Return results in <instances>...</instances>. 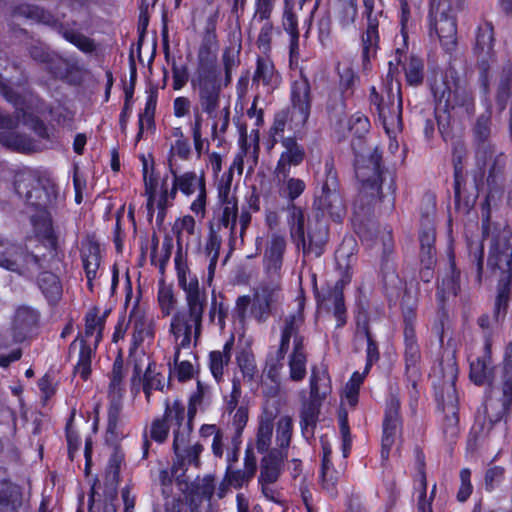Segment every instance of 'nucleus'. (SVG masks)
I'll use <instances>...</instances> for the list:
<instances>
[{
	"mask_svg": "<svg viewBox=\"0 0 512 512\" xmlns=\"http://www.w3.org/2000/svg\"><path fill=\"white\" fill-rule=\"evenodd\" d=\"M14 189L28 205L39 210L37 215L32 216V223L36 233L44 239L45 246L49 249V259L46 260L51 267L38 272V286L50 302H55L61 296L62 286L58 276L46 269H54L52 261L58 257L57 236L49 211L57 200V188L48 179L39 178L33 171H22L15 175Z\"/></svg>",
	"mask_w": 512,
	"mask_h": 512,
	"instance_id": "1",
	"label": "nucleus"
},
{
	"mask_svg": "<svg viewBox=\"0 0 512 512\" xmlns=\"http://www.w3.org/2000/svg\"><path fill=\"white\" fill-rule=\"evenodd\" d=\"M347 127L354 136L351 141L355 153V174L361 183L359 195L354 202V213L366 215L370 207L378 199L388 198L393 206L396 194L394 172L382 166V156L375 147L369 156H364V137L369 132V119L360 113L352 115L347 121Z\"/></svg>",
	"mask_w": 512,
	"mask_h": 512,
	"instance_id": "2",
	"label": "nucleus"
},
{
	"mask_svg": "<svg viewBox=\"0 0 512 512\" xmlns=\"http://www.w3.org/2000/svg\"><path fill=\"white\" fill-rule=\"evenodd\" d=\"M51 267L46 255H39L21 243L0 235V268L32 279L41 269Z\"/></svg>",
	"mask_w": 512,
	"mask_h": 512,
	"instance_id": "3",
	"label": "nucleus"
},
{
	"mask_svg": "<svg viewBox=\"0 0 512 512\" xmlns=\"http://www.w3.org/2000/svg\"><path fill=\"white\" fill-rule=\"evenodd\" d=\"M14 17H22L38 23L52 24L55 23V29L67 42L74 45L85 54H94L98 50V44L94 39L81 33L76 22H55L53 16L44 9L30 4H20L15 6L12 11Z\"/></svg>",
	"mask_w": 512,
	"mask_h": 512,
	"instance_id": "4",
	"label": "nucleus"
},
{
	"mask_svg": "<svg viewBox=\"0 0 512 512\" xmlns=\"http://www.w3.org/2000/svg\"><path fill=\"white\" fill-rule=\"evenodd\" d=\"M291 110L284 109L275 115L273 125L270 129L274 145L279 135L285 130L288 121L294 123L295 127L303 126L311 111V87L306 77L295 80L291 87Z\"/></svg>",
	"mask_w": 512,
	"mask_h": 512,
	"instance_id": "5",
	"label": "nucleus"
},
{
	"mask_svg": "<svg viewBox=\"0 0 512 512\" xmlns=\"http://www.w3.org/2000/svg\"><path fill=\"white\" fill-rule=\"evenodd\" d=\"M313 209L316 217L328 216L335 222L342 221L346 215V204L332 159L325 161L321 191L315 195Z\"/></svg>",
	"mask_w": 512,
	"mask_h": 512,
	"instance_id": "6",
	"label": "nucleus"
},
{
	"mask_svg": "<svg viewBox=\"0 0 512 512\" xmlns=\"http://www.w3.org/2000/svg\"><path fill=\"white\" fill-rule=\"evenodd\" d=\"M464 0H430V35L435 33L447 52L456 46V13L462 8Z\"/></svg>",
	"mask_w": 512,
	"mask_h": 512,
	"instance_id": "7",
	"label": "nucleus"
},
{
	"mask_svg": "<svg viewBox=\"0 0 512 512\" xmlns=\"http://www.w3.org/2000/svg\"><path fill=\"white\" fill-rule=\"evenodd\" d=\"M288 225L290 234L296 243L298 249H302L304 255L320 257L328 240L327 226L318 223L315 230L308 228L307 237L305 235V215L301 207L295 204L287 205Z\"/></svg>",
	"mask_w": 512,
	"mask_h": 512,
	"instance_id": "8",
	"label": "nucleus"
},
{
	"mask_svg": "<svg viewBox=\"0 0 512 512\" xmlns=\"http://www.w3.org/2000/svg\"><path fill=\"white\" fill-rule=\"evenodd\" d=\"M398 53H400V48L396 49L395 63L392 60L389 61L388 82L386 86L387 103L385 107H381L380 111L377 112L389 137L396 135L402 130L403 101L401 84L398 80H394V75L398 71V65L401 63Z\"/></svg>",
	"mask_w": 512,
	"mask_h": 512,
	"instance_id": "9",
	"label": "nucleus"
},
{
	"mask_svg": "<svg viewBox=\"0 0 512 512\" xmlns=\"http://www.w3.org/2000/svg\"><path fill=\"white\" fill-rule=\"evenodd\" d=\"M204 310L205 307L198 306L196 313L193 314L192 306H186V310L178 311L173 315L170 323V332L174 336L176 343L175 363L179 360L180 350L190 348L192 336L194 337V345L199 340Z\"/></svg>",
	"mask_w": 512,
	"mask_h": 512,
	"instance_id": "10",
	"label": "nucleus"
},
{
	"mask_svg": "<svg viewBox=\"0 0 512 512\" xmlns=\"http://www.w3.org/2000/svg\"><path fill=\"white\" fill-rule=\"evenodd\" d=\"M282 298V278H268L264 276L253 292L252 317L258 323L266 322L276 306L282 301Z\"/></svg>",
	"mask_w": 512,
	"mask_h": 512,
	"instance_id": "11",
	"label": "nucleus"
},
{
	"mask_svg": "<svg viewBox=\"0 0 512 512\" xmlns=\"http://www.w3.org/2000/svg\"><path fill=\"white\" fill-rule=\"evenodd\" d=\"M404 362H405V376L407 381V388L412 400L417 399L418 391L417 384L421 378L420 361L421 352L417 342L412 317L406 315L404 318Z\"/></svg>",
	"mask_w": 512,
	"mask_h": 512,
	"instance_id": "12",
	"label": "nucleus"
},
{
	"mask_svg": "<svg viewBox=\"0 0 512 512\" xmlns=\"http://www.w3.org/2000/svg\"><path fill=\"white\" fill-rule=\"evenodd\" d=\"M487 266L492 276L512 278V235L508 230L493 235Z\"/></svg>",
	"mask_w": 512,
	"mask_h": 512,
	"instance_id": "13",
	"label": "nucleus"
},
{
	"mask_svg": "<svg viewBox=\"0 0 512 512\" xmlns=\"http://www.w3.org/2000/svg\"><path fill=\"white\" fill-rule=\"evenodd\" d=\"M170 173L173 176L172 187L169 190L167 187V178L163 180L161 187V196L158 201L159 214L158 217L163 219L165 209L175 199L177 191L180 190L185 195H191L198 189L200 191V183H205L204 178H198L196 173L193 171L185 172L181 175L177 174V171L170 165Z\"/></svg>",
	"mask_w": 512,
	"mask_h": 512,
	"instance_id": "14",
	"label": "nucleus"
},
{
	"mask_svg": "<svg viewBox=\"0 0 512 512\" xmlns=\"http://www.w3.org/2000/svg\"><path fill=\"white\" fill-rule=\"evenodd\" d=\"M192 427L190 424L181 426L179 430H173V451L175 460L172 466V471L177 473L178 470H185L188 465L199 466V456L203 450L200 443L190 445V436Z\"/></svg>",
	"mask_w": 512,
	"mask_h": 512,
	"instance_id": "15",
	"label": "nucleus"
},
{
	"mask_svg": "<svg viewBox=\"0 0 512 512\" xmlns=\"http://www.w3.org/2000/svg\"><path fill=\"white\" fill-rule=\"evenodd\" d=\"M432 92L435 101L445 111L453 109L455 106L465 105L471 100L470 92L455 80L454 71H451L450 75L446 74L440 81L436 80L432 86Z\"/></svg>",
	"mask_w": 512,
	"mask_h": 512,
	"instance_id": "16",
	"label": "nucleus"
},
{
	"mask_svg": "<svg viewBox=\"0 0 512 512\" xmlns=\"http://www.w3.org/2000/svg\"><path fill=\"white\" fill-rule=\"evenodd\" d=\"M192 87L197 92L198 105L202 113L216 118L221 104V81L219 76L194 77Z\"/></svg>",
	"mask_w": 512,
	"mask_h": 512,
	"instance_id": "17",
	"label": "nucleus"
},
{
	"mask_svg": "<svg viewBox=\"0 0 512 512\" xmlns=\"http://www.w3.org/2000/svg\"><path fill=\"white\" fill-rule=\"evenodd\" d=\"M303 309L304 302L299 300L296 310L285 315L282 319L278 361L284 359L285 354L289 350L291 339L293 340V347L305 346L304 336L301 334L305 322Z\"/></svg>",
	"mask_w": 512,
	"mask_h": 512,
	"instance_id": "18",
	"label": "nucleus"
},
{
	"mask_svg": "<svg viewBox=\"0 0 512 512\" xmlns=\"http://www.w3.org/2000/svg\"><path fill=\"white\" fill-rule=\"evenodd\" d=\"M178 284L185 293L186 306H192V313L195 314L199 307H206L207 296L205 290H201L198 278L191 273L187 264L182 261L180 249L175 257Z\"/></svg>",
	"mask_w": 512,
	"mask_h": 512,
	"instance_id": "19",
	"label": "nucleus"
},
{
	"mask_svg": "<svg viewBox=\"0 0 512 512\" xmlns=\"http://www.w3.org/2000/svg\"><path fill=\"white\" fill-rule=\"evenodd\" d=\"M185 419V406L176 399L172 403L167 399L165 401V410L162 417H158L152 421L150 428V437L158 443L166 441L169 434V423L175 426L174 430H179Z\"/></svg>",
	"mask_w": 512,
	"mask_h": 512,
	"instance_id": "20",
	"label": "nucleus"
},
{
	"mask_svg": "<svg viewBox=\"0 0 512 512\" xmlns=\"http://www.w3.org/2000/svg\"><path fill=\"white\" fill-rule=\"evenodd\" d=\"M335 258H336L337 267L339 269L343 270L342 278L336 282L333 291L328 294V296L325 300L327 302L333 303L334 315L337 319V327H342L346 322V317H345L346 309L344 306L342 289H343V286L346 283H348L351 278L350 273H349V267H350L352 255L345 251V247L343 245L341 248H339L336 251Z\"/></svg>",
	"mask_w": 512,
	"mask_h": 512,
	"instance_id": "21",
	"label": "nucleus"
},
{
	"mask_svg": "<svg viewBox=\"0 0 512 512\" xmlns=\"http://www.w3.org/2000/svg\"><path fill=\"white\" fill-rule=\"evenodd\" d=\"M286 246L287 242L284 235L273 232L268 236L262 261L264 276L268 278H282Z\"/></svg>",
	"mask_w": 512,
	"mask_h": 512,
	"instance_id": "22",
	"label": "nucleus"
},
{
	"mask_svg": "<svg viewBox=\"0 0 512 512\" xmlns=\"http://www.w3.org/2000/svg\"><path fill=\"white\" fill-rule=\"evenodd\" d=\"M474 141L476 144L475 157L478 166L484 167L488 159L496 152L495 145L491 143V116L481 114L473 128Z\"/></svg>",
	"mask_w": 512,
	"mask_h": 512,
	"instance_id": "23",
	"label": "nucleus"
},
{
	"mask_svg": "<svg viewBox=\"0 0 512 512\" xmlns=\"http://www.w3.org/2000/svg\"><path fill=\"white\" fill-rule=\"evenodd\" d=\"M400 400L392 395L387 403L383 422L382 457L387 458L394 443L395 436L400 429L401 419L399 415Z\"/></svg>",
	"mask_w": 512,
	"mask_h": 512,
	"instance_id": "24",
	"label": "nucleus"
},
{
	"mask_svg": "<svg viewBox=\"0 0 512 512\" xmlns=\"http://www.w3.org/2000/svg\"><path fill=\"white\" fill-rule=\"evenodd\" d=\"M257 471V458L253 448L247 447L244 457V469H233L231 464L227 465L225 476L228 484L234 489H241L255 476Z\"/></svg>",
	"mask_w": 512,
	"mask_h": 512,
	"instance_id": "25",
	"label": "nucleus"
},
{
	"mask_svg": "<svg viewBox=\"0 0 512 512\" xmlns=\"http://www.w3.org/2000/svg\"><path fill=\"white\" fill-rule=\"evenodd\" d=\"M281 144L284 147V151L277 162L275 174L287 175V173H290L292 166H298L303 162L305 150L297 143L294 137L282 138Z\"/></svg>",
	"mask_w": 512,
	"mask_h": 512,
	"instance_id": "26",
	"label": "nucleus"
},
{
	"mask_svg": "<svg viewBox=\"0 0 512 512\" xmlns=\"http://www.w3.org/2000/svg\"><path fill=\"white\" fill-rule=\"evenodd\" d=\"M288 454L279 449L270 450L260 462L258 482L275 483L282 472L284 460Z\"/></svg>",
	"mask_w": 512,
	"mask_h": 512,
	"instance_id": "27",
	"label": "nucleus"
},
{
	"mask_svg": "<svg viewBox=\"0 0 512 512\" xmlns=\"http://www.w3.org/2000/svg\"><path fill=\"white\" fill-rule=\"evenodd\" d=\"M216 61V42L210 38L204 40L198 51V67L195 77L219 76Z\"/></svg>",
	"mask_w": 512,
	"mask_h": 512,
	"instance_id": "28",
	"label": "nucleus"
},
{
	"mask_svg": "<svg viewBox=\"0 0 512 512\" xmlns=\"http://www.w3.org/2000/svg\"><path fill=\"white\" fill-rule=\"evenodd\" d=\"M367 26L365 32L361 35L362 58L364 62H368L374 57L379 47V26L386 18H375L370 15L365 16Z\"/></svg>",
	"mask_w": 512,
	"mask_h": 512,
	"instance_id": "29",
	"label": "nucleus"
},
{
	"mask_svg": "<svg viewBox=\"0 0 512 512\" xmlns=\"http://www.w3.org/2000/svg\"><path fill=\"white\" fill-rule=\"evenodd\" d=\"M252 83L262 84L267 92H272L278 88L281 83V76L275 70L274 64L270 59L261 57L257 59Z\"/></svg>",
	"mask_w": 512,
	"mask_h": 512,
	"instance_id": "30",
	"label": "nucleus"
},
{
	"mask_svg": "<svg viewBox=\"0 0 512 512\" xmlns=\"http://www.w3.org/2000/svg\"><path fill=\"white\" fill-rule=\"evenodd\" d=\"M503 398L500 401L488 398L485 402V413L491 422H498L507 413L512 404V377L504 380Z\"/></svg>",
	"mask_w": 512,
	"mask_h": 512,
	"instance_id": "31",
	"label": "nucleus"
},
{
	"mask_svg": "<svg viewBox=\"0 0 512 512\" xmlns=\"http://www.w3.org/2000/svg\"><path fill=\"white\" fill-rule=\"evenodd\" d=\"M78 350V360L74 366V374H79L87 380L91 373V359L93 351L84 338L77 337L69 346V357Z\"/></svg>",
	"mask_w": 512,
	"mask_h": 512,
	"instance_id": "32",
	"label": "nucleus"
},
{
	"mask_svg": "<svg viewBox=\"0 0 512 512\" xmlns=\"http://www.w3.org/2000/svg\"><path fill=\"white\" fill-rule=\"evenodd\" d=\"M129 323L133 329V346L138 347L146 338L154 336L153 319L139 309L130 313Z\"/></svg>",
	"mask_w": 512,
	"mask_h": 512,
	"instance_id": "33",
	"label": "nucleus"
},
{
	"mask_svg": "<svg viewBox=\"0 0 512 512\" xmlns=\"http://www.w3.org/2000/svg\"><path fill=\"white\" fill-rule=\"evenodd\" d=\"M282 27L290 36L291 56L297 52L299 46V29L296 5L292 0H284Z\"/></svg>",
	"mask_w": 512,
	"mask_h": 512,
	"instance_id": "34",
	"label": "nucleus"
},
{
	"mask_svg": "<svg viewBox=\"0 0 512 512\" xmlns=\"http://www.w3.org/2000/svg\"><path fill=\"white\" fill-rule=\"evenodd\" d=\"M38 313L29 307L17 309L13 321L14 341L21 342L38 322Z\"/></svg>",
	"mask_w": 512,
	"mask_h": 512,
	"instance_id": "35",
	"label": "nucleus"
},
{
	"mask_svg": "<svg viewBox=\"0 0 512 512\" xmlns=\"http://www.w3.org/2000/svg\"><path fill=\"white\" fill-rule=\"evenodd\" d=\"M460 272L456 270L454 262L450 263V271L449 274L446 275L441 283L438 285L436 298L438 301L439 308L441 310L440 317L443 318L446 316V312L444 311V304L446 298L450 295L456 296L457 292L460 288L459 285Z\"/></svg>",
	"mask_w": 512,
	"mask_h": 512,
	"instance_id": "36",
	"label": "nucleus"
},
{
	"mask_svg": "<svg viewBox=\"0 0 512 512\" xmlns=\"http://www.w3.org/2000/svg\"><path fill=\"white\" fill-rule=\"evenodd\" d=\"M278 179L279 195L288 200V204H294L306 189V183L300 178L291 177L290 173L275 174Z\"/></svg>",
	"mask_w": 512,
	"mask_h": 512,
	"instance_id": "37",
	"label": "nucleus"
},
{
	"mask_svg": "<svg viewBox=\"0 0 512 512\" xmlns=\"http://www.w3.org/2000/svg\"><path fill=\"white\" fill-rule=\"evenodd\" d=\"M233 345L234 337L232 336L224 344L222 350L211 351L209 354V368L217 382L223 379L224 368L230 362Z\"/></svg>",
	"mask_w": 512,
	"mask_h": 512,
	"instance_id": "38",
	"label": "nucleus"
},
{
	"mask_svg": "<svg viewBox=\"0 0 512 512\" xmlns=\"http://www.w3.org/2000/svg\"><path fill=\"white\" fill-rule=\"evenodd\" d=\"M486 355L478 357L470 365V378L477 385L491 384L493 379V368L489 367L490 344H485Z\"/></svg>",
	"mask_w": 512,
	"mask_h": 512,
	"instance_id": "39",
	"label": "nucleus"
},
{
	"mask_svg": "<svg viewBox=\"0 0 512 512\" xmlns=\"http://www.w3.org/2000/svg\"><path fill=\"white\" fill-rule=\"evenodd\" d=\"M330 378L325 369L313 368L310 377V398L322 402L330 393Z\"/></svg>",
	"mask_w": 512,
	"mask_h": 512,
	"instance_id": "40",
	"label": "nucleus"
},
{
	"mask_svg": "<svg viewBox=\"0 0 512 512\" xmlns=\"http://www.w3.org/2000/svg\"><path fill=\"white\" fill-rule=\"evenodd\" d=\"M124 460V453L116 446L113 449L105 472V484L111 490L113 497H116V488L120 481V468Z\"/></svg>",
	"mask_w": 512,
	"mask_h": 512,
	"instance_id": "41",
	"label": "nucleus"
},
{
	"mask_svg": "<svg viewBox=\"0 0 512 512\" xmlns=\"http://www.w3.org/2000/svg\"><path fill=\"white\" fill-rule=\"evenodd\" d=\"M0 143L11 150L21 153L29 154L35 150V145L28 136L14 131L0 132Z\"/></svg>",
	"mask_w": 512,
	"mask_h": 512,
	"instance_id": "42",
	"label": "nucleus"
},
{
	"mask_svg": "<svg viewBox=\"0 0 512 512\" xmlns=\"http://www.w3.org/2000/svg\"><path fill=\"white\" fill-rule=\"evenodd\" d=\"M21 505L17 486L6 479L0 480V509L4 512H16Z\"/></svg>",
	"mask_w": 512,
	"mask_h": 512,
	"instance_id": "43",
	"label": "nucleus"
},
{
	"mask_svg": "<svg viewBox=\"0 0 512 512\" xmlns=\"http://www.w3.org/2000/svg\"><path fill=\"white\" fill-rule=\"evenodd\" d=\"M307 355L305 346L293 347L292 353L289 355V377L294 382L302 381L307 374Z\"/></svg>",
	"mask_w": 512,
	"mask_h": 512,
	"instance_id": "44",
	"label": "nucleus"
},
{
	"mask_svg": "<svg viewBox=\"0 0 512 512\" xmlns=\"http://www.w3.org/2000/svg\"><path fill=\"white\" fill-rule=\"evenodd\" d=\"M512 86V66L506 65L502 68L500 73L499 83L496 90L495 101L500 112L504 111L507 107L509 98L511 96Z\"/></svg>",
	"mask_w": 512,
	"mask_h": 512,
	"instance_id": "45",
	"label": "nucleus"
},
{
	"mask_svg": "<svg viewBox=\"0 0 512 512\" xmlns=\"http://www.w3.org/2000/svg\"><path fill=\"white\" fill-rule=\"evenodd\" d=\"M320 404L321 402L311 399L310 402L306 403L301 410L300 426L305 438L313 436L314 428L316 427L318 420Z\"/></svg>",
	"mask_w": 512,
	"mask_h": 512,
	"instance_id": "46",
	"label": "nucleus"
},
{
	"mask_svg": "<svg viewBox=\"0 0 512 512\" xmlns=\"http://www.w3.org/2000/svg\"><path fill=\"white\" fill-rule=\"evenodd\" d=\"M357 14V0H337L336 19L342 28H347L354 24Z\"/></svg>",
	"mask_w": 512,
	"mask_h": 512,
	"instance_id": "47",
	"label": "nucleus"
},
{
	"mask_svg": "<svg viewBox=\"0 0 512 512\" xmlns=\"http://www.w3.org/2000/svg\"><path fill=\"white\" fill-rule=\"evenodd\" d=\"M46 68L49 70V72L55 77L59 79H64L68 77L70 73H72L75 69L77 64L75 62H72L66 58H63L56 52H53L50 56Z\"/></svg>",
	"mask_w": 512,
	"mask_h": 512,
	"instance_id": "48",
	"label": "nucleus"
},
{
	"mask_svg": "<svg viewBox=\"0 0 512 512\" xmlns=\"http://www.w3.org/2000/svg\"><path fill=\"white\" fill-rule=\"evenodd\" d=\"M164 376L156 371V364L149 363L143 376V391L149 402L153 390H163Z\"/></svg>",
	"mask_w": 512,
	"mask_h": 512,
	"instance_id": "49",
	"label": "nucleus"
},
{
	"mask_svg": "<svg viewBox=\"0 0 512 512\" xmlns=\"http://www.w3.org/2000/svg\"><path fill=\"white\" fill-rule=\"evenodd\" d=\"M445 417L442 424L444 436L448 440H454L459 434V416L456 405L450 403L443 407Z\"/></svg>",
	"mask_w": 512,
	"mask_h": 512,
	"instance_id": "50",
	"label": "nucleus"
},
{
	"mask_svg": "<svg viewBox=\"0 0 512 512\" xmlns=\"http://www.w3.org/2000/svg\"><path fill=\"white\" fill-rule=\"evenodd\" d=\"M293 432L292 418L289 416L281 417L277 422L276 428V445L275 449H279L287 453Z\"/></svg>",
	"mask_w": 512,
	"mask_h": 512,
	"instance_id": "51",
	"label": "nucleus"
},
{
	"mask_svg": "<svg viewBox=\"0 0 512 512\" xmlns=\"http://www.w3.org/2000/svg\"><path fill=\"white\" fill-rule=\"evenodd\" d=\"M104 326V317H99V309L91 308L85 315V336L91 337L96 333L95 344L97 345L102 338Z\"/></svg>",
	"mask_w": 512,
	"mask_h": 512,
	"instance_id": "52",
	"label": "nucleus"
},
{
	"mask_svg": "<svg viewBox=\"0 0 512 512\" xmlns=\"http://www.w3.org/2000/svg\"><path fill=\"white\" fill-rule=\"evenodd\" d=\"M221 246L220 237L214 232L211 231L209 235V239L205 246V252L209 259L208 265V274H207V282L210 284L215 273L216 264L219 257V250Z\"/></svg>",
	"mask_w": 512,
	"mask_h": 512,
	"instance_id": "53",
	"label": "nucleus"
},
{
	"mask_svg": "<svg viewBox=\"0 0 512 512\" xmlns=\"http://www.w3.org/2000/svg\"><path fill=\"white\" fill-rule=\"evenodd\" d=\"M240 49L241 46H229L227 47L222 55V63L225 72L224 84L227 86L231 82L232 71L240 64Z\"/></svg>",
	"mask_w": 512,
	"mask_h": 512,
	"instance_id": "54",
	"label": "nucleus"
},
{
	"mask_svg": "<svg viewBox=\"0 0 512 512\" xmlns=\"http://www.w3.org/2000/svg\"><path fill=\"white\" fill-rule=\"evenodd\" d=\"M356 336L367 341L366 372H368L373 361L378 360L379 352L376 342L372 339L367 322H363V324L358 323Z\"/></svg>",
	"mask_w": 512,
	"mask_h": 512,
	"instance_id": "55",
	"label": "nucleus"
},
{
	"mask_svg": "<svg viewBox=\"0 0 512 512\" xmlns=\"http://www.w3.org/2000/svg\"><path fill=\"white\" fill-rule=\"evenodd\" d=\"M493 42V26L490 23L480 25L476 33L475 49L481 53L489 54L493 48Z\"/></svg>",
	"mask_w": 512,
	"mask_h": 512,
	"instance_id": "56",
	"label": "nucleus"
},
{
	"mask_svg": "<svg viewBox=\"0 0 512 512\" xmlns=\"http://www.w3.org/2000/svg\"><path fill=\"white\" fill-rule=\"evenodd\" d=\"M123 364L115 361L112 369V376L109 384L108 397L122 399L123 397Z\"/></svg>",
	"mask_w": 512,
	"mask_h": 512,
	"instance_id": "57",
	"label": "nucleus"
},
{
	"mask_svg": "<svg viewBox=\"0 0 512 512\" xmlns=\"http://www.w3.org/2000/svg\"><path fill=\"white\" fill-rule=\"evenodd\" d=\"M406 81L409 85L417 86L423 81V62L418 57L412 56L404 67Z\"/></svg>",
	"mask_w": 512,
	"mask_h": 512,
	"instance_id": "58",
	"label": "nucleus"
},
{
	"mask_svg": "<svg viewBox=\"0 0 512 512\" xmlns=\"http://www.w3.org/2000/svg\"><path fill=\"white\" fill-rule=\"evenodd\" d=\"M427 226L420 233L421 256L428 258V263H432V250L435 241L434 229L431 226V220L426 219Z\"/></svg>",
	"mask_w": 512,
	"mask_h": 512,
	"instance_id": "59",
	"label": "nucleus"
},
{
	"mask_svg": "<svg viewBox=\"0 0 512 512\" xmlns=\"http://www.w3.org/2000/svg\"><path fill=\"white\" fill-rule=\"evenodd\" d=\"M122 408V399L109 398L107 432L112 435L117 433Z\"/></svg>",
	"mask_w": 512,
	"mask_h": 512,
	"instance_id": "60",
	"label": "nucleus"
},
{
	"mask_svg": "<svg viewBox=\"0 0 512 512\" xmlns=\"http://www.w3.org/2000/svg\"><path fill=\"white\" fill-rule=\"evenodd\" d=\"M511 283L512 278H499L495 302L496 314H499L502 309L505 311L507 308Z\"/></svg>",
	"mask_w": 512,
	"mask_h": 512,
	"instance_id": "61",
	"label": "nucleus"
},
{
	"mask_svg": "<svg viewBox=\"0 0 512 512\" xmlns=\"http://www.w3.org/2000/svg\"><path fill=\"white\" fill-rule=\"evenodd\" d=\"M195 228H196V222H195L194 218L190 215H186L182 218H179L175 222L172 230L176 235L178 250L179 249L181 250V241H182L183 232H186L188 235H194Z\"/></svg>",
	"mask_w": 512,
	"mask_h": 512,
	"instance_id": "62",
	"label": "nucleus"
},
{
	"mask_svg": "<svg viewBox=\"0 0 512 512\" xmlns=\"http://www.w3.org/2000/svg\"><path fill=\"white\" fill-rule=\"evenodd\" d=\"M238 206L237 204L223 205L219 216V223L225 228L230 229L231 238H233L237 223Z\"/></svg>",
	"mask_w": 512,
	"mask_h": 512,
	"instance_id": "63",
	"label": "nucleus"
},
{
	"mask_svg": "<svg viewBox=\"0 0 512 512\" xmlns=\"http://www.w3.org/2000/svg\"><path fill=\"white\" fill-rule=\"evenodd\" d=\"M237 364L243 377L252 380L256 373V364L254 356L248 351H242L237 356Z\"/></svg>",
	"mask_w": 512,
	"mask_h": 512,
	"instance_id": "64",
	"label": "nucleus"
}]
</instances>
